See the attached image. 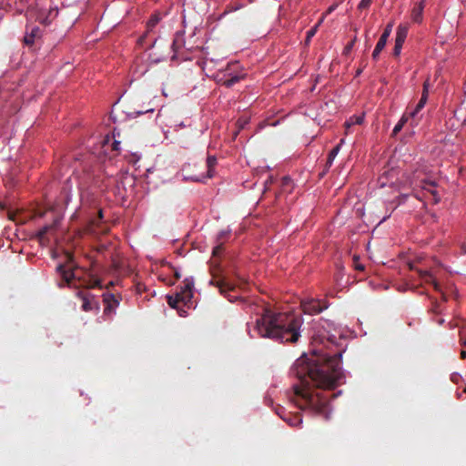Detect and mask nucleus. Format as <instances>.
Wrapping results in <instances>:
<instances>
[{
  "label": "nucleus",
  "instance_id": "f257e3e1",
  "mask_svg": "<svg viewBox=\"0 0 466 466\" xmlns=\"http://www.w3.org/2000/svg\"><path fill=\"white\" fill-rule=\"evenodd\" d=\"M341 353L332 357H301L296 360L292 373L299 383L293 386L294 401L301 410L329 418L330 394L320 392L310 388L313 384L318 389L332 390L342 379L340 369Z\"/></svg>",
  "mask_w": 466,
  "mask_h": 466
},
{
  "label": "nucleus",
  "instance_id": "f03ea898",
  "mask_svg": "<svg viewBox=\"0 0 466 466\" xmlns=\"http://www.w3.org/2000/svg\"><path fill=\"white\" fill-rule=\"evenodd\" d=\"M303 324L301 315L293 312H274L264 308L256 320L254 330L261 338H268L281 343H296L300 337Z\"/></svg>",
  "mask_w": 466,
  "mask_h": 466
},
{
  "label": "nucleus",
  "instance_id": "7ed1b4c3",
  "mask_svg": "<svg viewBox=\"0 0 466 466\" xmlns=\"http://www.w3.org/2000/svg\"><path fill=\"white\" fill-rule=\"evenodd\" d=\"M57 7L49 6L47 8L38 2H35L28 7L26 16L29 19L39 21L41 24L48 25L57 15Z\"/></svg>",
  "mask_w": 466,
  "mask_h": 466
},
{
  "label": "nucleus",
  "instance_id": "20e7f679",
  "mask_svg": "<svg viewBox=\"0 0 466 466\" xmlns=\"http://www.w3.org/2000/svg\"><path fill=\"white\" fill-rule=\"evenodd\" d=\"M212 279L209 281V284L218 288L219 293L224 297L228 298L229 301H234L237 297H232L229 295V292L235 291L236 285L229 281L228 278L223 275L218 268H213L211 269Z\"/></svg>",
  "mask_w": 466,
  "mask_h": 466
},
{
  "label": "nucleus",
  "instance_id": "39448f33",
  "mask_svg": "<svg viewBox=\"0 0 466 466\" xmlns=\"http://www.w3.org/2000/svg\"><path fill=\"white\" fill-rule=\"evenodd\" d=\"M436 183L433 181L422 180L418 186L413 187L412 196L420 201L431 200L432 204L440 202V195L435 189Z\"/></svg>",
  "mask_w": 466,
  "mask_h": 466
},
{
  "label": "nucleus",
  "instance_id": "423d86ee",
  "mask_svg": "<svg viewBox=\"0 0 466 466\" xmlns=\"http://www.w3.org/2000/svg\"><path fill=\"white\" fill-rule=\"evenodd\" d=\"M61 218L56 217L51 224L44 226L36 233L35 237L42 246H48L50 243L49 235H53L58 228Z\"/></svg>",
  "mask_w": 466,
  "mask_h": 466
},
{
  "label": "nucleus",
  "instance_id": "0eeeda50",
  "mask_svg": "<svg viewBox=\"0 0 466 466\" xmlns=\"http://www.w3.org/2000/svg\"><path fill=\"white\" fill-rule=\"evenodd\" d=\"M193 288L194 281L192 279H185L183 281V286L180 287V290L176 294L178 296L179 300L184 303V305L188 306L192 303L191 299L193 298Z\"/></svg>",
  "mask_w": 466,
  "mask_h": 466
},
{
  "label": "nucleus",
  "instance_id": "6e6552de",
  "mask_svg": "<svg viewBox=\"0 0 466 466\" xmlns=\"http://www.w3.org/2000/svg\"><path fill=\"white\" fill-rule=\"evenodd\" d=\"M77 297L80 298L83 301L82 309L84 311H98L99 310V302L96 298L90 294L87 290H80L77 292Z\"/></svg>",
  "mask_w": 466,
  "mask_h": 466
},
{
  "label": "nucleus",
  "instance_id": "1a4fd4ad",
  "mask_svg": "<svg viewBox=\"0 0 466 466\" xmlns=\"http://www.w3.org/2000/svg\"><path fill=\"white\" fill-rule=\"evenodd\" d=\"M392 27H393V23L390 22L384 28V31H383L382 35H380V39H379V41H378V43H377L373 52H372L373 59H377L379 55H380V53L385 47V46L387 44V41H388V38H389V36L391 34Z\"/></svg>",
  "mask_w": 466,
  "mask_h": 466
},
{
  "label": "nucleus",
  "instance_id": "9d476101",
  "mask_svg": "<svg viewBox=\"0 0 466 466\" xmlns=\"http://www.w3.org/2000/svg\"><path fill=\"white\" fill-rule=\"evenodd\" d=\"M103 302L105 304L104 314L106 316L112 315L119 305V300L114 294L110 293L103 294Z\"/></svg>",
  "mask_w": 466,
  "mask_h": 466
},
{
  "label": "nucleus",
  "instance_id": "9b49d317",
  "mask_svg": "<svg viewBox=\"0 0 466 466\" xmlns=\"http://www.w3.org/2000/svg\"><path fill=\"white\" fill-rule=\"evenodd\" d=\"M301 308L304 313L313 315L320 313L326 307L321 306L320 301L310 299L303 301Z\"/></svg>",
  "mask_w": 466,
  "mask_h": 466
},
{
  "label": "nucleus",
  "instance_id": "f8f14e48",
  "mask_svg": "<svg viewBox=\"0 0 466 466\" xmlns=\"http://www.w3.org/2000/svg\"><path fill=\"white\" fill-rule=\"evenodd\" d=\"M429 96V84L428 82H424L423 84V90L421 94V97L419 101V103L416 105L415 108L409 114V116L411 118H415L419 112L424 107Z\"/></svg>",
  "mask_w": 466,
  "mask_h": 466
},
{
  "label": "nucleus",
  "instance_id": "ddd939ff",
  "mask_svg": "<svg viewBox=\"0 0 466 466\" xmlns=\"http://www.w3.org/2000/svg\"><path fill=\"white\" fill-rule=\"evenodd\" d=\"M56 270L64 282L69 286L73 283L76 277L75 272L71 268H67L65 265L60 264L56 267Z\"/></svg>",
  "mask_w": 466,
  "mask_h": 466
},
{
  "label": "nucleus",
  "instance_id": "4468645a",
  "mask_svg": "<svg viewBox=\"0 0 466 466\" xmlns=\"http://www.w3.org/2000/svg\"><path fill=\"white\" fill-rule=\"evenodd\" d=\"M41 36V30L37 26H33L29 29L27 28L25 35L24 37V42L26 46H32L35 41Z\"/></svg>",
  "mask_w": 466,
  "mask_h": 466
},
{
  "label": "nucleus",
  "instance_id": "2eb2a0df",
  "mask_svg": "<svg viewBox=\"0 0 466 466\" xmlns=\"http://www.w3.org/2000/svg\"><path fill=\"white\" fill-rule=\"evenodd\" d=\"M133 111L132 112H128V115L129 116H134L135 117L136 116H138L140 115H143V114H147V113H153L154 112V108L152 106H150V103H148L147 106H139V105L137 104V102H134V107H133Z\"/></svg>",
  "mask_w": 466,
  "mask_h": 466
},
{
  "label": "nucleus",
  "instance_id": "dca6fc26",
  "mask_svg": "<svg viewBox=\"0 0 466 466\" xmlns=\"http://www.w3.org/2000/svg\"><path fill=\"white\" fill-rule=\"evenodd\" d=\"M409 26L408 25L400 24L397 27L395 43L404 44L408 35Z\"/></svg>",
  "mask_w": 466,
  "mask_h": 466
},
{
  "label": "nucleus",
  "instance_id": "f3484780",
  "mask_svg": "<svg viewBox=\"0 0 466 466\" xmlns=\"http://www.w3.org/2000/svg\"><path fill=\"white\" fill-rule=\"evenodd\" d=\"M418 273L425 282L431 283L435 290L441 291L439 283L435 281L432 275L429 271L418 269Z\"/></svg>",
  "mask_w": 466,
  "mask_h": 466
},
{
  "label": "nucleus",
  "instance_id": "a211bd4d",
  "mask_svg": "<svg viewBox=\"0 0 466 466\" xmlns=\"http://www.w3.org/2000/svg\"><path fill=\"white\" fill-rule=\"evenodd\" d=\"M424 5L422 2L417 4L411 11V19L415 23H420L422 21V12Z\"/></svg>",
  "mask_w": 466,
  "mask_h": 466
},
{
  "label": "nucleus",
  "instance_id": "6ab92c4d",
  "mask_svg": "<svg viewBox=\"0 0 466 466\" xmlns=\"http://www.w3.org/2000/svg\"><path fill=\"white\" fill-rule=\"evenodd\" d=\"M163 15L160 12H155L151 15L149 20L147 23V33H149L153 28L160 22Z\"/></svg>",
  "mask_w": 466,
  "mask_h": 466
},
{
  "label": "nucleus",
  "instance_id": "aec40b11",
  "mask_svg": "<svg viewBox=\"0 0 466 466\" xmlns=\"http://www.w3.org/2000/svg\"><path fill=\"white\" fill-rule=\"evenodd\" d=\"M344 142V139H341L340 140V143L339 145H337L335 147H333L329 153V156H328V158H327V162H326V165H325V171L328 170L331 166H332V163L335 159V157H337L339 149H340V145Z\"/></svg>",
  "mask_w": 466,
  "mask_h": 466
},
{
  "label": "nucleus",
  "instance_id": "412c9836",
  "mask_svg": "<svg viewBox=\"0 0 466 466\" xmlns=\"http://www.w3.org/2000/svg\"><path fill=\"white\" fill-rule=\"evenodd\" d=\"M217 166V158L214 156H208L207 158L208 167V177L211 178L214 177V169Z\"/></svg>",
  "mask_w": 466,
  "mask_h": 466
},
{
  "label": "nucleus",
  "instance_id": "4be33fe9",
  "mask_svg": "<svg viewBox=\"0 0 466 466\" xmlns=\"http://www.w3.org/2000/svg\"><path fill=\"white\" fill-rule=\"evenodd\" d=\"M280 417L292 427H299L302 423V419L299 415H295V416L289 415L288 418L282 417V415H280Z\"/></svg>",
  "mask_w": 466,
  "mask_h": 466
},
{
  "label": "nucleus",
  "instance_id": "5701e85b",
  "mask_svg": "<svg viewBox=\"0 0 466 466\" xmlns=\"http://www.w3.org/2000/svg\"><path fill=\"white\" fill-rule=\"evenodd\" d=\"M243 77L244 76L242 75H236L233 76L227 77L224 79L223 85L227 87H231L235 84L238 83Z\"/></svg>",
  "mask_w": 466,
  "mask_h": 466
},
{
  "label": "nucleus",
  "instance_id": "b1692460",
  "mask_svg": "<svg viewBox=\"0 0 466 466\" xmlns=\"http://www.w3.org/2000/svg\"><path fill=\"white\" fill-rule=\"evenodd\" d=\"M184 45V41L182 38V35H177L176 37L173 40L172 48L175 53L178 52V50L182 47Z\"/></svg>",
  "mask_w": 466,
  "mask_h": 466
},
{
  "label": "nucleus",
  "instance_id": "393cba45",
  "mask_svg": "<svg viewBox=\"0 0 466 466\" xmlns=\"http://www.w3.org/2000/svg\"><path fill=\"white\" fill-rule=\"evenodd\" d=\"M409 116L403 115L398 124L394 127L392 130L393 135H397L403 127L404 124L408 121Z\"/></svg>",
  "mask_w": 466,
  "mask_h": 466
},
{
  "label": "nucleus",
  "instance_id": "a878e982",
  "mask_svg": "<svg viewBox=\"0 0 466 466\" xmlns=\"http://www.w3.org/2000/svg\"><path fill=\"white\" fill-rule=\"evenodd\" d=\"M323 20V17L319 21V23L313 26L312 28H310L308 32H307V35H306V39H305V42L306 44L308 45L311 38L315 35V34L317 33L318 31V27L319 25V24L322 22Z\"/></svg>",
  "mask_w": 466,
  "mask_h": 466
},
{
  "label": "nucleus",
  "instance_id": "bb28decb",
  "mask_svg": "<svg viewBox=\"0 0 466 466\" xmlns=\"http://www.w3.org/2000/svg\"><path fill=\"white\" fill-rule=\"evenodd\" d=\"M8 218L16 223L24 224L25 222V219L21 218V214L19 212H15L11 210L8 211Z\"/></svg>",
  "mask_w": 466,
  "mask_h": 466
},
{
  "label": "nucleus",
  "instance_id": "cd10ccee",
  "mask_svg": "<svg viewBox=\"0 0 466 466\" xmlns=\"http://www.w3.org/2000/svg\"><path fill=\"white\" fill-rule=\"evenodd\" d=\"M167 299L168 305L173 309H177L178 303L181 302L177 294H175L174 296H167Z\"/></svg>",
  "mask_w": 466,
  "mask_h": 466
},
{
  "label": "nucleus",
  "instance_id": "c85d7f7f",
  "mask_svg": "<svg viewBox=\"0 0 466 466\" xmlns=\"http://www.w3.org/2000/svg\"><path fill=\"white\" fill-rule=\"evenodd\" d=\"M430 311L433 314H440L441 311V304L436 300H432Z\"/></svg>",
  "mask_w": 466,
  "mask_h": 466
},
{
  "label": "nucleus",
  "instance_id": "c756f323",
  "mask_svg": "<svg viewBox=\"0 0 466 466\" xmlns=\"http://www.w3.org/2000/svg\"><path fill=\"white\" fill-rule=\"evenodd\" d=\"M219 243L213 248L212 255L213 257H218L223 251V242L218 241Z\"/></svg>",
  "mask_w": 466,
  "mask_h": 466
},
{
  "label": "nucleus",
  "instance_id": "7c9ffc66",
  "mask_svg": "<svg viewBox=\"0 0 466 466\" xmlns=\"http://www.w3.org/2000/svg\"><path fill=\"white\" fill-rule=\"evenodd\" d=\"M403 44L395 43L394 49H393V56H399L401 49H402Z\"/></svg>",
  "mask_w": 466,
  "mask_h": 466
},
{
  "label": "nucleus",
  "instance_id": "2f4dec72",
  "mask_svg": "<svg viewBox=\"0 0 466 466\" xmlns=\"http://www.w3.org/2000/svg\"><path fill=\"white\" fill-rule=\"evenodd\" d=\"M354 267H355V269H357L359 271L364 270V266L358 262V257H356V256L354 257Z\"/></svg>",
  "mask_w": 466,
  "mask_h": 466
},
{
  "label": "nucleus",
  "instance_id": "473e14b6",
  "mask_svg": "<svg viewBox=\"0 0 466 466\" xmlns=\"http://www.w3.org/2000/svg\"><path fill=\"white\" fill-rule=\"evenodd\" d=\"M362 121H363V117L362 116H357L354 122H352V121L346 122L345 125H346L347 127H349L350 125H353V124H359L360 125V124L362 123Z\"/></svg>",
  "mask_w": 466,
  "mask_h": 466
},
{
  "label": "nucleus",
  "instance_id": "72a5a7b5",
  "mask_svg": "<svg viewBox=\"0 0 466 466\" xmlns=\"http://www.w3.org/2000/svg\"><path fill=\"white\" fill-rule=\"evenodd\" d=\"M357 37L355 36L354 39L352 41H350L346 46H345V53H349L351 48L353 47L354 44H355V41H356Z\"/></svg>",
  "mask_w": 466,
  "mask_h": 466
},
{
  "label": "nucleus",
  "instance_id": "f704fd0d",
  "mask_svg": "<svg viewBox=\"0 0 466 466\" xmlns=\"http://www.w3.org/2000/svg\"><path fill=\"white\" fill-rule=\"evenodd\" d=\"M227 235H228V231H225V230L220 231L218 235V241L223 242V239L227 237Z\"/></svg>",
  "mask_w": 466,
  "mask_h": 466
},
{
  "label": "nucleus",
  "instance_id": "c9c22d12",
  "mask_svg": "<svg viewBox=\"0 0 466 466\" xmlns=\"http://www.w3.org/2000/svg\"><path fill=\"white\" fill-rule=\"evenodd\" d=\"M102 288L101 281L99 279H95L91 284L88 285V288Z\"/></svg>",
  "mask_w": 466,
  "mask_h": 466
},
{
  "label": "nucleus",
  "instance_id": "e433bc0d",
  "mask_svg": "<svg viewBox=\"0 0 466 466\" xmlns=\"http://www.w3.org/2000/svg\"><path fill=\"white\" fill-rule=\"evenodd\" d=\"M370 2H360L359 8L365 9L368 8Z\"/></svg>",
  "mask_w": 466,
  "mask_h": 466
},
{
  "label": "nucleus",
  "instance_id": "4c0bfd02",
  "mask_svg": "<svg viewBox=\"0 0 466 466\" xmlns=\"http://www.w3.org/2000/svg\"><path fill=\"white\" fill-rule=\"evenodd\" d=\"M337 7V5H331L330 7H329V9L327 10L326 14H329L331 13L332 11H334Z\"/></svg>",
  "mask_w": 466,
  "mask_h": 466
},
{
  "label": "nucleus",
  "instance_id": "58836bf2",
  "mask_svg": "<svg viewBox=\"0 0 466 466\" xmlns=\"http://www.w3.org/2000/svg\"><path fill=\"white\" fill-rule=\"evenodd\" d=\"M461 358L462 360L466 359V350H462L461 351Z\"/></svg>",
  "mask_w": 466,
  "mask_h": 466
},
{
  "label": "nucleus",
  "instance_id": "ea45409f",
  "mask_svg": "<svg viewBox=\"0 0 466 466\" xmlns=\"http://www.w3.org/2000/svg\"><path fill=\"white\" fill-rule=\"evenodd\" d=\"M44 215H45V213H44V212H38V211H37V212H35V217H40V218H42Z\"/></svg>",
  "mask_w": 466,
  "mask_h": 466
},
{
  "label": "nucleus",
  "instance_id": "a19ab883",
  "mask_svg": "<svg viewBox=\"0 0 466 466\" xmlns=\"http://www.w3.org/2000/svg\"><path fill=\"white\" fill-rule=\"evenodd\" d=\"M113 149L117 150L118 149V142H114L113 144Z\"/></svg>",
  "mask_w": 466,
  "mask_h": 466
},
{
  "label": "nucleus",
  "instance_id": "79ce46f5",
  "mask_svg": "<svg viewBox=\"0 0 466 466\" xmlns=\"http://www.w3.org/2000/svg\"><path fill=\"white\" fill-rule=\"evenodd\" d=\"M238 8H239V6H230L228 11L237 10Z\"/></svg>",
  "mask_w": 466,
  "mask_h": 466
},
{
  "label": "nucleus",
  "instance_id": "37998d69",
  "mask_svg": "<svg viewBox=\"0 0 466 466\" xmlns=\"http://www.w3.org/2000/svg\"><path fill=\"white\" fill-rule=\"evenodd\" d=\"M175 277H176V279H180V278H181V275H180V273H178L177 271H176V272H175Z\"/></svg>",
  "mask_w": 466,
  "mask_h": 466
},
{
  "label": "nucleus",
  "instance_id": "c03bdc74",
  "mask_svg": "<svg viewBox=\"0 0 466 466\" xmlns=\"http://www.w3.org/2000/svg\"><path fill=\"white\" fill-rule=\"evenodd\" d=\"M98 217H99V218H103L102 210H99V211H98Z\"/></svg>",
  "mask_w": 466,
  "mask_h": 466
},
{
  "label": "nucleus",
  "instance_id": "a18cd8bd",
  "mask_svg": "<svg viewBox=\"0 0 466 466\" xmlns=\"http://www.w3.org/2000/svg\"><path fill=\"white\" fill-rule=\"evenodd\" d=\"M442 300L443 301H447V297H446V295L444 293H442Z\"/></svg>",
  "mask_w": 466,
  "mask_h": 466
},
{
  "label": "nucleus",
  "instance_id": "49530a36",
  "mask_svg": "<svg viewBox=\"0 0 466 466\" xmlns=\"http://www.w3.org/2000/svg\"><path fill=\"white\" fill-rule=\"evenodd\" d=\"M362 72V69H358L357 73H356V76H360Z\"/></svg>",
  "mask_w": 466,
  "mask_h": 466
},
{
  "label": "nucleus",
  "instance_id": "de8ad7c7",
  "mask_svg": "<svg viewBox=\"0 0 466 466\" xmlns=\"http://www.w3.org/2000/svg\"><path fill=\"white\" fill-rule=\"evenodd\" d=\"M438 322H439V324H442V323L444 322V319H440L438 320Z\"/></svg>",
  "mask_w": 466,
  "mask_h": 466
},
{
  "label": "nucleus",
  "instance_id": "09e8293b",
  "mask_svg": "<svg viewBox=\"0 0 466 466\" xmlns=\"http://www.w3.org/2000/svg\"><path fill=\"white\" fill-rule=\"evenodd\" d=\"M461 344H462V345H464V346H466V340H464V339H461Z\"/></svg>",
  "mask_w": 466,
  "mask_h": 466
},
{
  "label": "nucleus",
  "instance_id": "8fccbe9b",
  "mask_svg": "<svg viewBox=\"0 0 466 466\" xmlns=\"http://www.w3.org/2000/svg\"><path fill=\"white\" fill-rule=\"evenodd\" d=\"M463 392H465V393H466V387L464 388Z\"/></svg>",
  "mask_w": 466,
  "mask_h": 466
}]
</instances>
